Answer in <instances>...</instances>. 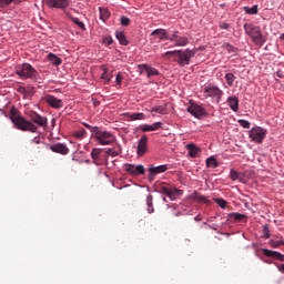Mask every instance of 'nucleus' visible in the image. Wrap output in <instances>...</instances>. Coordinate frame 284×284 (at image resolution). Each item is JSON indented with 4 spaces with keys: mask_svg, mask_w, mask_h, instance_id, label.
I'll return each instance as SVG.
<instances>
[{
    "mask_svg": "<svg viewBox=\"0 0 284 284\" xmlns=\"http://www.w3.org/2000/svg\"><path fill=\"white\" fill-rule=\"evenodd\" d=\"M10 119H11L14 128H17V130H21V132L34 133V132H37V130H39V128L34 123L26 120V118L17 114V113H11Z\"/></svg>",
    "mask_w": 284,
    "mask_h": 284,
    "instance_id": "f257e3e1",
    "label": "nucleus"
},
{
    "mask_svg": "<svg viewBox=\"0 0 284 284\" xmlns=\"http://www.w3.org/2000/svg\"><path fill=\"white\" fill-rule=\"evenodd\" d=\"M244 32L247 34V37L252 38V41L255 43V45H263L265 43V38L263 37V32H261V27L254 26L252 23H245Z\"/></svg>",
    "mask_w": 284,
    "mask_h": 284,
    "instance_id": "f03ea898",
    "label": "nucleus"
},
{
    "mask_svg": "<svg viewBox=\"0 0 284 284\" xmlns=\"http://www.w3.org/2000/svg\"><path fill=\"white\" fill-rule=\"evenodd\" d=\"M196 49L178 50V55H175L174 61L180 68H185V65H190L192 59L196 55Z\"/></svg>",
    "mask_w": 284,
    "mask_h": 284,
    "instance_id": "7ed1b4c3",
    "label": "nucleus"
},
{
    "mask_svg": "<svg viewBox=\"0 0 284 284\" xmlns=\"http://www.w3.org/2000/svg\"><path fill=\"white\" fill-rule=\"evenodd\" d=\"M16 74L20 79H37L39 72L30 63H22L17 65Z\"/></svg>",
    "mask_w": 284,
    "mask_h": 284,
    "instance_id": "20e7f679",
    "label": "nucleus"
},
{
    "mask_svg": "<svg viewBox=\"0 0 284 284\" xmlns=\"http://www.w3.org/2000/svg\"><path fill=\"white\" fill-rule=\"evenodd\" d=\"M205 99H212V103H221L223 99V90L214 84H206L203 89Z\"/></svg>",
    "mask_w": 284,
    "mask_h": 284,
    "instance_id": "39448f33",
    "label": "nucleus"
},
{
    "mask_svg": "<svg viewBox=\"0 0 284 284\" xmlns=\"http://www.w3.org/2000/svg\"><path fill=\"white\" fill-rule=\"evenodd\" d=\"M99 145H112L114 143V135L112 132L103 131L100 128L92 135Z\"/></svg>",
    "mask_w": 284,
    "mask_h": 284,
    "instance_id": "423d86ee",
    "label": "nucleus"
},
{
    "mask_svg": "<svg viewBox=\"0 0 284 284\" xmlns=\"http://www.w3.org/2000/svg\"><path fill=\"white\" fill-rule=\"evenodd\" d=\"M265 136H267V129H263L262 126H253L248 131V139L254 143H263Z\"/></svg>",
    "mask_w": 284,
    "mask_h": 284,
    "instance_id": "0eeeda50",
    "label": "nucleus"
},
{
    "mask_svg": "<svg viewBox=\"0 0 284 284\" xmlns=\"http://www.w3.org/2000/svg\"><path fill=\"white\" fill-rule=\"evenodd\" d=\"M186 112L192 114L194 119H203V116H207L205 108L196 102H190V105L186 108Z\"/></svg>",
    "mask_w": 284,
    "mask_h": 284,
    "instance_id": "6e6552de",
    "label": "nucleus"
},
{
    "mask_svg": "<svg viewBox=\"0 0 284 284\" xmlns=\"http://www.w3.org/2000/svg\"><path fill=\"white\" fill-rule=\"evenodd\" d=\"M163 172H168V164H161L158 166L151 165L149 168V181H154V179H156V174H163Z\"/></svg>",
    "mask_w": 284,
    "mask_h": 284,
    "instance_id": "1a4fd4ad",
    "label": "nucleus"
},
{
    "mask_svg": "<svg viewBox=\"0 0 284 284\" xmlns=\"http://www.w3.org/2000/svg\"><path fill=\"white\" fill-rule=\"evenodd\" d=\"M29 119L39 128H48V118L40 115L37 112L29 113Z\"/></svg>",
    "mask_w": 284,
    "mask_h": 284,
    "instance_id": "9d476101",
    "label": "nucleus"
},
{
    "mask_svg": "<svg viewBox=\"0 0 284 284\" xmlns=\"http://www.w3.org/2000/svg\"><path fill=\"white\" fill-rule=\"evenodd\" d=\"M145 152H148V135L143 134L138 141L136 154L138 156H143Z\"/></svg>",
    "mask_w": 284,
    "mask_h": 284,
    "instance_id": "9b49d317",
    "label": "nucleus"
},
{
    "mask_svg": "<svg viewBox=\"0 0 284 284\" xmlns=\"http://www.w3.org/2000/svg\"><path fill=\"white\" fill-rule=\"evenodd\" d=\"M45 3L49 8L63 10L70 6V0H45Z\"/></svg>",
    "mask_w": 284,
    "mask_h": 284,
    "instance_id": "f8f14e48",
    "label": "nucleus"
},
{
    "mask_svg": "<svg viewBox=\"0 0 284 284\" xmlns=\"http://www.w3.org/2000/svg\"><path fill=\"white\" fill-rule=\"evenodd\" d=\"M17 92L22 94L23 99H32L34 97V87L27 85V87H18Z\"/></svg>",
    "mask_w": 284,
    "mask_h": 284,
    "instance_id": "ddd939ff",
    "label": "nucleus"
},
{
    "mask_svg": "<svg viewBox=\"0 0 284 284\" xmlns=\"http://www.w3.org/2000/svg\"><path fill=\"white\" fill-rule=\"evenodd\" d=\"M162 126V122H154L153 124H140L139 130H141V132H156V130H161Z\"/></svg>",
    "mask_w": 284,
    "mask_h": 284,
    "instance_id": "4468645a",
    "label": "nucleus"
},
{
    "mask_svg": "<svg viewBox=\"0 0 284 284\" xmlns=\"http://www.w3.org/2000/svg\"><path fill=\"white\" fill-rule=\"evenodd\" d=\"M103 149H92L91 151V159L95 165H103Z\"/></svg>",
    "mask_w": 284,
    "mask_h": 284,
    "instance_id": "2eb2a0df",
    "label": "nucleus"
},
{
    "mask_svg": "<svg viewBox=\"0 0 284 284\" xmlns=\"http://www.w3.org/2000/svg\"><path fill=\"white\" fill-rule=\"evenodd\" d=\"M262 252H263L264 256H268L272 258H276V261L284 262V254H282L281 252L272 251L270 248H262Z\"/></svg>",
    "mask_w": 284,
    "mask_h": 284,
    "instance_id": "dca6fc26",
    "label": "nucleus"
},
{
    "mask_svg": "<svg viewBox=\"0 0 284 284\" xmlns=\"http://www.w3.org/2000/svg\"><path fill=\"white\" fill-rule=\"evenodd\" d=\"M192 201H195V203H204V205H210L211 201L207 199V196L199 193V192H193L190 196Z\"/></svg>",
    "mask_w": 284,
    "mask_h": 284,
    "instance_id": "f3484780",
    "label": "nucleus"
},
{
    "mask_svg": "<svg viewBox=\"0 0 284 284\" xmlns=\"http://www.w3.org/2000/svg\"><path fill=\"white\" fill-rule=\"evenodd\" d=\"M45 101L48 105L54 108L55 110L63 106V102L60 99H57L54 95H48Z\"/></svg>",
    "mask_w": 284,
    "mask_h": 284,
    "instance_id": "a211bd4d",
    "label": "nucleus"
},
{
    "mask_svg": "<svg viewBox=\"0 0 284 284\" xmlns=\"http://www.w3.org/2000/svg\"><path fill=\"white\" fill-rule=\"evenodd\" d=\"M85 16H82L80 18H72V23L73 26H77V28L81 31V32H85L87 28H85Z\"/></svg>",
    "mask_w": 284,
    "mask_h": 284,
    "instance_id": "6ab92c4d",
    "label": "nucleus"
},
{
    "mask_svg": "<svg viewBox=\"0 0 284 284\" xmlns=\"http://www.w3.org/2000/svg\"><path fill=\"white\" fill-rule=\"evenodd\" d=\"M50 150H52L53 152H55L58 154H68V152H70V149H68V146H65V144H61V143L51 145Z\"/></svg>",
    "mask_w": 284,
    "mask_h": 284,
    "instance_id": "aec40b11",
    "label": "nucleus"
},
{
    "mask_svg": "<svg viewBox=\"0 0 284 284\" xmlns=\"http://www.w3.org/2000/svg\"><path fill=\"white\" fill-rule=\"evenodd\" d=\"M186 150H187L189 156H191V159H196V156H199V154H201V148H199L192 143L186 145Z\"/></svg>",
    "mask_w": 284,
    "mask_h": 284,
    "instance_id": "412c9836",
    "label": "nucleus"
},
{
    "mask_svg": "<svg viewBox=\"0 0 284 284\" xmlns=\"http://www.w3.org/2000/svg\"><path fill=\"white\" fill-rule=\"evenodd\" d=\"M100 70H102L101 79L104 81L105 84L110 83L112 81V73H109L108 64H102L100 67Z\"/></svg>",
    "mask_w": 284,
    "mask_h": 284,
    "instance_id": "4be33fe9",
    "label": "nucleus"
},
{
    "mask_svg": "<svg viewBox=\"0 0 284 284\" xmlns=\"http://www.w3.org/2000/svg\"><path fill=\"white\" fill-rule=\"evenodd\" d=\"M226 102L229 103L232 112H239V98L236 95L229 97Z\"/></svg>",
    "mask_w": 284,
    "mask_h": 284,
    "instance_id": "5701e85b",
    "label": "nucleus"
},
{
    "mask_svg": "<svg viewBox=\"0 0 284 284\" xmlns=\"http://www.w3.org/2000/svg\"><path fill=\"white\" fill-rule=\"evenodd\" d=\"M123 116H125L126 119H131V121H145V119H148V116L144 115V113L126 112V113L123 114Z\"/></svg>",
    "mask_w": 284,
    "mask_h": 284,
    "instance_id": "b1692460",
    "label": "nucleus"
},
{
    "mask_svg": "<svg viewBox=\"0 0 284 284\" xmlns=\"http://www.w3.org/2000/svg\"><path fill=\"white\" fill-rule=\"evenodd\" d=\"M179 196H183V190L176 189V187L170 189L169 195H168L170 201H176Z\"/></svg>",
    "mask_w": 284,
    "mask_h": 284,
    "instance_id": "393cba45",
    "label": "nucleus"
},
{
    "mask_svg": "<svg viewBox=\"0 0 284 284\" xmlns=\"http://www.w3.org/2000/svg\"><path fill=\"white\" fill-rule=\"evenodd\" d=\"M159 37L161 41H166L168 39V30L165 29H155L151 32V37Z\"/></svg>",
    "mask_w": 284,
    "mask_h": 284,
    "instance_id": "a878e982",
    "label": "nucleus"
},
{
    "mask_svg": "<svg viewBox=\"0 0 284 284\" xmlns=\"http://www.w3.org/2000/svg\"><path fill=\"white\" fill-rule=\"evenodd\" d=\"M115 38L118 39L120 45H130V41L125 37V32L123 31H115Z\"/></svg>",
    "mask_w": 284,
    "mask_h": 284,
    "instance_id": "bb28decb",
    "label": "nucleus"
},
{
    "mask_svg": "<svg viewBox=\"0 0 284 284\" xmlns=\"http://www.w3.org/2000/svg\"><path fill=\"white\" fill-rule=\"evenodd\" d=\"M99 12H100V19L101 21H103V23H105L108 19H110L111 17L110 10L105 7H99Z\"/></svg>",
    "mask_w": 284,
    "mask_h": 284,
    "instance_id": "cd10ccee",
    "label": "nucleus"
},
{
    "mask_svg": "<svg viewBox=\"0 0 284 284\" xmlns=\"http://www.w3.org/2000/svg\"><path fill=\"white\" fill-rule=\"evenodd\" d=\"M146 212L148 214H154V196L152 194L146 196Z\"/></svg>",
    "mask_w": 284,
    "mask_h": 284,
    "instance_id": "c85d7f7f",
    "label": "nucleus"
},
{
    "mask_svg": "<svg viewBox=\"0 0 284 284\" xmlns=\"http://www.w3.org/2000/svg\"><path fill=\"white\" fill-rule=\"evenodd\" d=\"M155 114H168V104H161V105H156V106H153L151 109V113H154Z\"/></svg>",
    "mask_w": 284,
    "mask_h": 284,
    "instance_id": "c756f323",
    "label": "nucleus"
},
{
    "mask_svg": "<svg viewBox=\"0 0 284 284\" xmlns=\"http://www.w3.org/2000/svg\"><path fill=\"white\" fill-rule=\"evenodd\" d=\"M190 43V39L187 37H179L175 40V48H185Z\"/></svg>",
    "mask_w": 284,
    "mask_h": 284,
    "instance_id": "7c9ffc66",
    "label": "nucleus"
},
{
    "mask_svg": "<svg viewBox=\"0 0 284 284\" xmlns=\"http://www.w3.org/2000/svg\"><path fill=\"white\" fill-rule=\"evenodd\" d=\"M206 168H212V170H216L219 168V160L214 156H210L206 159Z\"/></svg>",
    "mask_w": 284,
    "mask_h": 284,
    "instance_id": "2f4dec72",
    "label": "nucleus"
},
{
    "mask_svg": "<svg viewBox=\"0 0 284 284\" xmlns=\"http://www.w3.org/2000/svg\"><path fill=\"white\" fill-rule=\"evenodd\" d=\"M268 245H271L272 247H275V248L281 247V245H284L283 236H280L278 240H274V239L270 240Z\"/></svg>",
    "mask_w": 284,
    "mask_h": 284,
    "instance_id": "473e14b6",
    "label": "nucleus"
},
{
    "mask_svg": "<svg viewBox=\"0 0 284 284\" xmlns=\"http://www.w3.org/2000/svg\"><path fill=\"white\" fill-rule=\"evenodd\" d=\"M159 74H160L159 70L149 64V67L146 69L148 79H150L151 77H159Z\"/></svg>",
    "mask_w": 284,
    "mask_h": 284,
    "instance_id": "72a5a7b5",
    "label": "nucleus"
},
{
    "mask_svg": "<svg viewBox=\"0 0 284 284\" xmlns=\"http://www.w3.org/2000/svg\"><path fill=\"white\" fill-rule=\"evenodd\" d=\"M225 81L229 88H232V85H234V81H236V75H234V73H226Z\"/></svg>",
    "mask_w": 284,
    "mask_h": 284,
    "instance_id": "f704fd0d",
    "label": "nucleus"
},
{
    "mask_svg": "<svg viewBox=\"0 0 284 284\" xmlns=\"http://www.w3.org/2000/svg\"><path fill=\"white\" fill-rule=\"evenodd\" d=\"M227 217L230 219V221H243V219H245V214H242V213H230L227 215Z\"/></svg>",
    "mask_w": 284,
    "mask_h": 284,
    "instance_id": "c9c22d12",
    "label": "nucleus"
},
{
    "mask_svg": "<svg viewBox=\"0 0 284 284\" xmlns=\"http://www.w3.org/2000/svg\"><path fill=\"white\" fill-rule=\"evenodd\" d=\"M48 59L53 65H61V59L54 53H49Z\"/></svg>",
    "mask_w": 284,
    "mask_h": 284,
    "instance_id": "e433bc0d",
    "label": "nucleus"
},
{
    "mask_svg": "<svg viewBox=\"0 0 284 284\" xmlns=\"http://www.w3.org/2000/svg\"><path fill=\"white\" fill-rule=\"evenodd\" d=\"M244 12L246 14H258V4H254L253 7H244Z\"/></svg>",
    "mask_w": 284,
    "mask_h": 284,
    "instance_id": "4c0bfd02",
    "label": "nucleus"
},
{
    "mask_svg": "<svg viewBox=\"0 0 284 284\" xmlns=\"http://www.w3.org/2000/svg\"><path fill=\"white\" fill-rule=\"evenodd\" d=\"M72 136H74V139H85V129L74 130Z\"/></svg>",
    "mask_w": 284,
    "mask_h": 284,
    "instance_id": "58836bf2",
    "label": "nucleus"
},
{
    "mask_svg": "<svg viewBox=\"0 0 284 284\" xmlns=\"http://www.w3.org/2000/svg\"><path fill=\"white\" fill-rule=\"evenodd\" d=\"M213 201L222 210H225V207H227V201H225L223 197H215V199H213Z\"/></svg>",
    "mask_w": 284,
    "mask_h": 284,
    "instance_id": "ea45409f",
    "label": "nucleus"
},
{
    "mask_svg": "<svg viewBox=\"0 0 284 284\" xmlns=\"http://www.w3.org/2000/svg\"><path fill=\"white\" fill-rule=\"evenodd\" d=\"M105 154H108L109 156H119L121 154V148L119 146V150L109 148L105 150Z\"/></svg>",
    "mask_w": 284,
    "mask_h": 284,
    "instance_id": "a19ab883",
    "label": "nucleus"
},
{
    "mask_svg": "<svg viewBox=\"0 0 284 284\" xmlns=\"http://www.w3.org/2000/svg\"><path fill=\"white\" fill-rule=\"evenodd\" d=\"M230 179L231 181H241V173L234 169H231Z\"/></svg>",
    "mask_w": 284,
    "mask_h": 284,
    "instance_id": "79ce46f5",
    "label": "nucleus"
},
{
    "mask_svg": "<svg viewBox=\"0 0 284 284\" xmlns=\"http://www.w3.org/2000/svg\"><path fill=\"white\" fill-rule=\"evenodd\" d=\"M155 192H158V194H164V196H168L170 194V187L166 185H160Z\"/></svg>",
    "mask_w": 284,
    "mask_h": 284,
    "instance_id": "37998d69",
    "label": "nucleus"
},
{
    "mask_svg": "<svg viewBox=\"0 0 284 284\" xmlns=\"http://www.w3.org/2000/svg\"><path fill=\"white\" fill-rule=\"evenodd\" d=\"M141 174H145V168L143 166V164L135 165L134 176H139Z\"/></svg>",
    "mask_w": 284,
    "mask_h": 284,
    "instance_id": "c03bdc74",
    "label": "nucleus"
},
{
    "mask_svg": "<svg viewBox=\"0 0 284 284\" xmlns=\"http://www.w3.org/2000/svg\"><path fill=\"white\" fill-rule=\"evenodd\" d=\"M149 65L150 64H148V63L138 64L139 74H145V72L148 73Z\"/></svg>",
    "mask_w": 284,
    "mask_h": 284,
    "instance_id": "a18cd8bd",
    "label": "nucleus"
},
{
    "mask_svg": "<svg viewBox=\"0 0 284 284\" xmlns=\"http://www.w3.org/2000/svg\"><path fill=\"white\" fill-rule=\"evenodd\" d=\"M222 48L224 50H227L230 53L236 52V48L234 45L230 44V42H224L222 44Z\"/></svg>",
    "mask_w": 284,
    "mask_h": 284,
    "instance_id": "49530a36",
    "label": "nucleus"
},
{
    "mask_svg": "<svg viewBox=\"0 0 284 284\" xmlns=\"http://www.w3.org/2000/svg\"><path fill=\"white\" fill-rule=\"evenodd\" d=\"M73 161H77L78 163H90V161L89 160H87L85 158H81L80 160H79V152H73Z\"/></svg>",
    "mask_w": 284,
    "mask_h": 284,
    "instance_id": "de8ad7c7",
    "label": "nucleus"
},
{
    "mask_svg": "<svg viewBox=\"0 0 284 284\" xmlns=\"http://www.w3.org/2000/svg\"><path fill=\"white\" fill-rule=\"evenodd\" d=\"M176 39H179V31H173L172 34L166 33V41H174L176 43Z\"/></svg>",
    "mask_w": 284,
    "mask_h": 284,
    "instance_id": "09e8293b",
    "label": "nucleus"
},
{
    "mask_svg": "<svg viewBox=\"0 0 284 284\" xmlns=\"http://www.w3.org/2000/svg\"><path fill=\"white\" fill-rule=\"evenodd\" d=\"M237 123L241 125V128H244V130H250V121L247 120H237Z\"/></svg>",
    "mask_w": 284,
    "mask_h": 284,
    "instance_id": "8fccbe9b",
    "label": "nucleus"
},
{
    "mask_svg": "<svg viewBox=\"0 0 284 284\" xmlns=\"http://www.w3.org/2000/svg\"><path fill=\"white\" fill-rule=\"evenodd\" d=\"M262 233L264 239H270V226L267 224L263 226Z\"/></svg>",
    "mask_w": 284,
    "mask_h": 284,
    "instance_id": "3c124183",
    "label": "nucleus"
},
{
    "mask_svg": "<svg viewBox=\"0 0 284 284\" xmlns=\"http://www.w3.org/2000/svg\"><path fill=\"white\" fill-rule=\"evenodd\" d=\"M134 169H135V165L134 164H125V171L129 173V174H132L134 176Z\"/></svg>",
    "mask_w": 284,
    "mask_h": 284,
    "instance_id": "603ef678",
    "label": "nucleus"
},
{
    "mask_svg": "<svg viewBox=\"0 0 284 284\" xmlns=\"http://www.w3.org/2000/svg\"><path fill=\"white\" fill-rule=\"evenodd\" d=\"M120 22H121V26L128 27V26H130V18H128V17H125V16H122V17L120 18Z\"/></svg>",
    "mask_w": 284,
    "mask_h": 284,
    "instance_id": "864d4df0",
    "label": "nucleus"
},
{
    "mask_svg": "<svg viewBox=\"0 0 284 284\" xmlns=\"http://www.w3.org/2000/svg\"><path fill=\"white\" fill-rule=\"evenodd\" d=\"M103 43L104 45H112V43H114V40L112 39L111 36H108L103 39Z\"/></svg>",
    "mask_w": 284,
    "mask_h": 284,
    "instance_id": "5fc2aeb1",
    "label": "nucleus"
},
{
    "mask_svg": "<svg viewBox=\"0 0 284 284\" xmlns=\"http://www.w3.org/2000/svg\"><path fill=\"white\" fill-rule=\"evenodd\" d=\"M83 125L85 126L87 130H90V132L92 133V135L97 132L99 126H92L88 123H83Z\"/></svg>",
    "mask_w": 284,
    "mask_h": 284,
    "instance_id": "6e6d98bb",
    "label": "nucleus"
},
{
    "mask_svg": "<svg viewBox=\"0 0 284 284\" xmlns=\"http://www.w3.org/2000/svg\"><path fill=\"white\" fill-rule=\"evenodd\" d=\"M190 214H192V211H189V212L178 211L174 213V216H187Z\"/></svg>",
    "mask_w": 284,
    "mask_h": 284,
    "instance_id": "4d7b16f0",
    "label": "nucleus"
},
{
    "mask_svg": "<svg viewBox=\"0 0 284 284\" xmlns=\"http://www.w3.org/2000/svg\"><path fill=\"white\" fill-rule=\"evenodd\" d=\"M115 82L118 85H121V83H123V77H121V73L116 74Z\"/></svg>",
    "mask_w": 284,
    "mask_h": 284,
    "instance_id": "13d9d810",
    "label": "nucleus"
},
{
    "mask_svg": "<svg viewBox=\"0 0 284 284\" xmlns=\"http://www.w3.org/2000/svg\"><path fill=\"white\" fill-rule=\"evenodd\" d=\"M10 3H14V0H0V6H10Z\"/></svg>",
    "mask_w": 284,
    "mask_h": 284,
    "instance_id": "bf43d9fd",
    "label": "nucleus"
},
{
    "mask_svg": "<svg viewBox=\"0 0 284 284\" xmlns=\"http://www.w3.org/2000/svg\"><path fill=\"white\" fill-rule=\"evenodd\" d=\"M220 28H221V30H229L230 29V23L222 22V23H220Z\"/></svg>",
    "mask_w": 284,
    "mask_h": 284,
    "instance_id": "052dcab7",
    "label": "nucleus"
},
{
    "mask_svg": "<svg viewBox=\"0 0 284 284\" xmlns=\"http://www.w3.org/2000/svg\"><path fill=\"white\" fill-rule=\"evenodd\" d=\"M178 52H179V50H174V51H166L165 53H164V55L165 57H168V55H174V57H176L178 55Z\"/></svg>",
    "mask_w": 284,
    "mask_h": 284,
    "instance_id": "680f3d73",
    "label": "nucleus"
},
{
    "mask_svg": "<svg viewBox=\"0 0 284 284\" xmlns=\"http://www.w3.org/2000/svg\"><path fill=\"white\" fill-rule=\"evenodd\" d=\"M23 1H27V0H14L13 3H16V6H20V3H23Z\"/></svg>",
    "mask_w": 284,
    "mask_h": 284,
    "instance_id": "e2e57ef3",
    "label": "nucleus"
},
{
    "mask_svg": "<svg viewBox=\"0 0 284 284\" xmlns=\"http://www.w3.org/2000/svg\"><path fill=\"white\" fill-rule=\"evenodd\" d=\"M32 143H37V144L39 145V143H41V141L39 140V138H34V139L32 140Z\"/></svg>",
    "mask_w": 284,
    "mask_h": 284,
    "instance_id": "0e129e2a",
    "label": "nucleus"
},
{
    "mask_svg": "<svg viewBox=\"0 0 284 284\" xmlns=\"http://www.w3.org/2000/svg\"><path fill=\"white\" fill-rule=\"evenodd\" d=\"M276 77H278V79H283V73L281 71H277Z\"/></svg>",
    "mask_w": 284,
    "mask_h": 284,
    "instance_id": "69168bd1",
    "label": "nucleus"
},
{
    "mask_svg": "<svg viewBox=\"0 0 284 284\" xmlns=\"http://www.w3.org/2000/svg\"><path fill=\"white\" fill-rule=\"evenodd\" d=\"M277 270H278V272H284V264L280 265V266L277 267Z\"/></svg>",
    "mask_w": 284,
    "mask_h": 284,
    "instance_id": "338daca9",
    "label": "nucleus"
},
{
    "mask_svg": "<svg viewBox=\"0 0 284 284\" xmlns=\"http://www.w3.org/2000/svg\"><path fill=\"white\" fill-rule=\"evenodd\" d=\"M216 227H219L217 224H212V225H210V229H211V230H215V231H216Z\"/></svg>",
    "mask_w": 284,
    "mask_h": 284,
    "instance_id": "774afa93",
    "label": "nucleus"
}]
</instances>
